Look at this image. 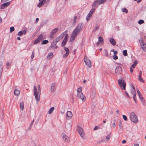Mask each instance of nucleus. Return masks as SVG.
I'll return each instance as SVG.
<instances>
[{
  "mask_svg": "<svg viewBox=\"0 0 146 146\" xmlns=\"http://www.w3.org/2000/svg\"><path fill=\"white\" fill-rule=\"evenodd\" d=\"M96 8H93L90 10L86 17V19L87 21H88L90 19V17L92 15L93 13L94 12Z\"/></svg>",
  "mask_w": 146,
  "mask_h": 146,
  "instance_id": "7",
  "label": "nucleus"
},
{
  "mask_svg": "<svg viewBox=\"0 0 146 146\" xmlns=\"http://www.w3.org/2000/svg\"><path fill=\"white\" fill-rule=\"evenodd\" d=\"M113 51L114 52V55H115L116 54H117V51H114V50H113Z\"/></svg>",
  "mask_w": 146,
  "mask_h": 146,
  "instance_id": "57",
  "label": "nucleus"
},
{
  "mask_svg": "<svg viewBox=\"0 0 146 146\" xmlns=\"http://www.w3.org/2000/svg\"><path fill=\"white\" fill-rule=\"evenodd\" d=\"M118 58V56L115 55H114L113 56V59L115 60H116Z\"/></svg>",
  "mask_w": 146,
  "mask_h": 146,
  "instance_id": "46",
  "label": "nucleus"
},
{
  "mask_svg": "<svg viewBox=\"0 0 146 146\" xmlns=\"http://www.w3.org/2000/svg\"><path fill=\"white\" fill-rule=\"evenodd\" d=\"M115 127V121H114V122L112 124V127L113 128H114Z\"/></svg>",
  "mask_w": 146,
  "mask_h": 146,
  "instance_id": "48",
  "label": "nucleus"
},
{
  "mask_svg": "<svg viewBox=\"0 0 146 146\" xmlns=\"http://www.w3.org/2000/svg\"><path fill=\"white\" fill-rule=\"evenodd\" d=\"M53 35L54 34H52V33H50V37L51 38H53Z\"/></svg>",
  "mask_w": 146,
  "mask_h": 146,
  "instance_id": "59",
  "label": "nucleus"
},
{
  "mask_svg": "<svg viewBox=\"0 0 146 146\" xmlns=\"http://www.w3.org/2000/svg\"><path fill=\"white\" fill-rule=\"evenodd\" d=\"M20 106L21 110H23L24 109V104L23 102H21L20 103Z\"/></svg>",
  "mask_w": 146,
  "mask_h": 146,
  "instance_id": "28",
  "label": "nucleus"
},
{
  "mask_svg": "<svg viewBox=\"0 0 146 146\" xmlns=\"http://www.w3.org/2000/svg\"><path fill=\"white\" fill-rule=\"evenodd\" d=\"M144 23V21L142 19H140L139 20L138 22V23L140 25H141L142 24Z\"/></svg>",
  "mask_w": 146,
  "mask_h": 146,
  "instance_id": "36",
  "label": "nucleus"
},
{
  "mask_svg": "<svg viewBox=\"0 0 146 146\" xmlns=\"http://www.w3.org/2000/svg\"><path fill=\"white\" fill-rule=\"evenodd\" d=\"M106 0H95L92 4L93 8H97L98 5L104 3Z\"/></svg>",
  "mask_w": 146,
  "mask_h": 146,
  "instance_id": "2",
  "label": "nucleus"
},
{
  "mask_svg": "<svg viewBox=\"0 0 146 146\" xmlns=\"http://www.w3.org/2000/svg\"><path fill=\"white\" fill-rule=\"evenodd\" d=\"M133 99L135 102L136 101V94H134V95H133Z\"/></svg>",
  "mask_w": 146,
  "mask_h": 146,
  "instance_id": "52",
  "label": "nucleus"
},
{
  "mask_svg": "<svg viewBox=\"0 0 146 146\" xmlns=\"http://www.w3.org/2000/svg\"><path fill=\"white\" fill-rule=\"evenodd\" d=\"M84 60L86 64L90 68L91 66V62L90 60L87 57H85Z\"/></svg>",
  "mask_w": 146,
  "mask_h": 146,
  "instance_id": "8",
  "label": "nucleus"
},
{
  "mask_svg": "<svg viewBox=\"0 0 146 146\" xmlns=\"http://www.w3.org/2000/svg\"><path fill=\"white\" fill-rule=\"evenodd\" d=\"M110 133L109 134L106 136V139H109L110 137Z\"/></svg>",
  "mask_w": 146,
  "mask_h": 146,
  "instance_id": "45",
  "label": "nucleus"
},
{
  "mask_svg": "<svg viewBox=\"0 0 146 146\" xmlns=\"http://www.w3.org/2000/svg\"><path fill=\"white\" fill-rule=\"evenodd\" d=\"M11 64L9 62H7V63H6V65L7 66H9Z\"/></svg>",
  "mask_w": 146,
  "mask_h": 146,
  "instance_id": "56",
  "label": "nucleus"
},
{
  "mask_svg": "<svg viewBox=\"0 0 146 146\" xmlns=\"http://www.w3.org/2000/svg\"><path fill=\"white\" fill-rule=\"evenodd\" d=\"M20 92L19 90L15 89L14 91V94L16 96H18L19 95Z\"/></svg>",
  "mask_w": 146,
  "mask_h": 146,
  "instance_id": "23",
  "label": "nucleus"
},
{
  "mask_svg": "<svg viewBox=\"0 0 146 146\" xmlns=\"http://www.w3.org/2000/svg\"><path fill=\"white\" fill-rule=\"evenodd\" d=\"M98 128H99V127H98L97 126H96L94 128V129L93 130H96L98 129Z\"/></svg>",
  "mask_w": 146,
  "mask_h": 146,
  "instance_id": "55",
  "label": "nucleus"
},
{
  "mask_svg": "<svg viewBox=\"0 0 146 146\" xmlns=\"http://www.w3.org/2000/svg\"><path fill=\"white\" fill-rule=\"evenodd\" d=\"M137 93L138 94H140L141 93L140 92V91H139V90H137Z\"/></svg>",
  "mask_w": 146,
  "mask_h": 146,
  "instance_id": "62",
  "label": "nucleus"
},
{
  "mask_svg": "<svg viewBox=\"0 0 146 146\" xmlns=\"http://www.w3.org/2000/svg\"><path fill=\"white\" fill-rule=\"evenodd\" d=\"M142 72L141 71H140L139 72V76H141L142 74Z\"/></svg>",
  "mask_w": 146,
  "mask_h": 146,
  "instance_id": "53",
  "label": "nucleus"
},
{
  "mask_svg": "<svg viewBox=\"0 0 146 146\" xmlns=\"http://www.w3.org/2000/svg\"><path fill=\"white\" fill-rule=\"evenodd\" d=\"M106 52V53L105 54V56H107L108 55V52H107V51L106 50V52Z\"/></svg>",
  "mask_w": 146,
  "mask_h": 146,
  "instance_id": "58",
  "label": "nucleus"
},
{
  "mask_svg": "<svg viewBox=\"0 0 146 146\" xmlns=\"http://www.w3.org/2000/svg\"><path fill=\"white\" fill-rule=\"evenodd\" d=\"M138 79L139 81L142 82H144V80L142 78L141 76H139L138 77Z\"/></svg>",
  "mask_w": 146,
  "mask_h": 146,
  "instance_id": "41",
  "label": "nucleus"
},
{
  "mask_svg": "<svg viewBox=\"0 0 146 146\" xmlns=\"http://www.w3.org/2000/svg\"><path fill=\"white\" fill-rule=\"evenodd\" d=\"M77 129L80 136L82 137H83L84 136V133L83 129L81 127L78 126L77 127Z\"/></svg>",
  "mask_w": 146,
  "mask_h": 146,
  "instance_id": "9",
  "label": "nucleus"
},
{
  "mask_svg": "<svg viewBox=\"0 0 146 146\" xmlns=\"http://www.w3.org/2000/svg\"><path fill=\"white\" fill-rule=\"evenodd\" d=\"M10 2H8L2 4L1 7V9H4L9 6L10 4Z\"/></svg>",
  "mask_w": 146,
  "mask_h": 146,
  "instance_id": "15",
  "label": "nucleus"
},
{
  "mask_svg": "<svg viewBox=\"0 0 146 146\" xmlns=\"http://www.w3.org/2000/svg\"><path fill=\"white\" fill-rule=\"evenodd\" d=\"M123 55L124 56H127V50H124L123 51Z\"/></svg>",
  "mask_w": 146,
  "mask_h": 146,
  "instance_id": "37",
  "label": "nucleus"
},
{
  "mask_svg": "<svg viewBox=\"0 0 146 146\" xmlns=\"http://www.w3.org/2000/svg\"><path fill=\"white\" fill-rule=\"evenodd\" d=\"M43 36L42 34L40 35L38 38L35 41L34 44H36L42 40Z\"/></svg>",
  "mask_w": 146,
  "mask_h": 146,
  "instance_id": "13",
  "label": "nucleus"
},
{
  "mask_svg": "<svg viewBox=\"0 0 146 146\" xmlns=\"http://www.w3.org/2000/svg\"><path fill=\"white\" fill-rule=\"evenodd\" d=\"M34 57V54L33 52L32 53V54H31V59L33 58Z\"/></svg>",
  "mask_w": 146,
  "mask_h": 146,
  "instance_id": "50",
  "label": "nucleus"
},
{
  "mask_svg": "<svg viewBox=\"0 0 146 146\" xmlns=\"http://www.w3.org/2000/svg\"><path fill=\"white\" fill-rule=\"evenodd\" d=\"M56 85V84L54 83H52L50 91L51 92H54L55 90V86Z\"/></svg>",
  "mask_w": 146,
  "mask_h": 146,
  "instance_id": "18",
  "label": "nucleus"
},
{
  "mask_svg": "<svg viewBox=\"0 0 146 146\" xmlns=\"http://www.w3.org/2000/svg\"><path fill=\"white\" fill-rule=\"evenodd\" d=\"M48 41L47 40H43L42 42L41 43V44H46L48 43Z\"/></svg>",
  "mask_w": 146,
  "mask_h": 146,
  "instance_id": "33",
  "label": "nucleus"
},
{
  "mask_svg": "<svg viewBox=\"0 0 146 146\" xmlns=\"http://www.w3.org/2000/svg\"><path fill=\"white\" fill-rule=\"evenodd\" d=\"M100 43L98 41V42H97V43H96V45H99L100 44Z\"/></svg>",
  "mask_w": 146,
  "mask_h": 146,
  "instance_id": "63",
  "label": "nucleus"
},
{
  "mask_svg": "<svg viewBox=\"0 0 146 146\" xmlns=\"http://www.w3.org/2000/svg\"><path fill=\"white\" fill-rule=\"evenodd\" d=\"M38 20H39L38 18H36V21H35L36 23H37L38 22Z\"/></svg>",
  "mask_w": 146,
  "mask_h": 146,
  "instance_id": "60",
  "label": "nucleus"
},
{
  "mask_svg": "<svg viewBox=\"0 0 146 146\" xmlns=\"http://www.w3.org/2000/svg\"><path fill=\"white\" fill-rule=\"evenodd\" d=\"M34 120H33V121H32V122H31L30 125V126H31H31H32V125H33V123H34ZM31 128V127L30 128V129Z\"/></svg>",
  "mask_w": 146,
  "mask_h": 146,
  "instance_id": "54",
  "label": "nucleus"
},
{
  "mask_svg": "<svg viewBox=\"0 0 146 146\" xmlns=\"http://www.w3.org/2000/svg\"><path fill=\"white\" fill-rule=\"evenodd\" d=\"M122 72V68L121 67L119 66H117L115 68V73L117 75H119L121 74Z\"/></svg>",
  "mask_w": 146,
  "mask_h": 146,
  "instance_id": "11",
  "label": "nucleus"
},
{
  "mask_svg": "<svg viewBox=\"0 0 146 146\" xmlns=\"http://www.w3.org/2000/svg\"><path fill=\"white\" fill-rule=\"evenodd\" d=\"M78 97L80 99H81L82 101H84L86 99V97L83 95L82 92L77 93Z\"/></svg>",
  "mask_w": 146,
  "mask_h": 146,
  "instance_id": "12",
  "label": "nucleus"
},
{
  "mask_svg": "<svg viewBox=\"0 0 146 146\" xmlns=\"http://www.w3.org/2000/svg\"><path fill=\"white\" fill-rule=\"evenodd\" d=\"M67 41V40L64 39L61 44V46H64L66 45Z\"/></svg>",
  "mask_w": 146,
  "mask_h": 146,
  "instance_id": "27",
  "label": "nucleus"
},
{
  "mask_svg": "<svg viewBox=\"0 0 146 146\" xmlns=\"http://www.w3.org/2000/svg\"><path fill=\"white\" fill-rule=\"evenodd\" d=\"M122 117H123V118L124 120L125 121H127V117L125 115H123Z\"/></svg>",
  "mask_w": 146,
  "mask_h": 146,
  "instance_id": "44",
  "label": "nucleus"
},
{
  "mask_svg": "<svg viewBox=\"0 0 146 146\" xmlns=\"http://www.w3.org/2000/svg\"><path fill=\"white\" fill-rule=\"evenodd\" d=\"M15 30V28L13 27H11L10 28V32L11 33Z\"/></svg>",
  "mask_w": 146,
  "mask_h": 146,
  "instance_id": "40",
  "label": "nucleus"
},
{
  "mask_svg": "<svg viewBox=\"0 0 146 146\" xmlns=\"http://www.w3.org/2000/svg\"><path fill=\"white\" fill-rule=\"evenodd\" d=\"M118 84L121 88L124 90H125L126 83L122 79L118 80Z\"/></svg>",
  "mask_w": 146,
  "mask_h": 146,
  "instance_id": "6",
  "label": "nucleus"
},
{
  "mask_svg": "<svg viewBox=\"0 0 146 146\" xmlns=\"http://www.w3.org/2000/svg\"><path fill=\"white\" fill-rule=\"evenodd\" d=\"M54 110V108L52 107L48 111V113L49 114H50Z\"/></svg>",
  "mask_w": 146,
  "mask_h": 146,
  "instance_id": "31",
  "label": "nucleus"
},
{
  "mask_svg": "<svg viewBox=\"0 0 146 146\" xmlns=\"http://www.w3.org/2000/svg\"><path fill=\"white\" fill-rule=\"evenodd\" d=\"M26 32V31L25 30H24L23 31H20L18 33V35L19 36H22L23 34H25Z\"/></svg>",
  "mask_w": 146,
  "mask_h": 146,
  "instance_id": "22",
  "label": "nucleus"
},
{
  "mask_svg": "<svg viewBox=\"0 0 146 146\" xmlns=\"http://www.w3.org/2000/svg\"><path fill=\"white\" fill-rule=\"evenodd\" d=\"M58 29L57 28H56L55 29L52 30V31L51 32V33L52 34H54L58 31Z\"/></svg>",
  "mask_w": 146,
  "mask_h": 146,
  "instance_id": "26",
  "label": "nucleus"
},
{
  "mask_svg": "<svg viewBox=\"0 0 146 146\" xmlns=\"http://www.w3.org/2000/svg\"><path fill=\"white\" fill-rule=\"evenodd\" d=\"M137 60H135L134 61L133 64L131 66V67H133V68H134L135 67V66L137 64Z\"/></svg>",
  "mask_w": 146,
  "mask_h": 146,
  "instance_id": "30",
  "label": "nucleus"
},
{
  "mask_svg": "<svg viewBox=\"0 0 146 146\" xmlns=\"http://www.w3.org/2000/svg\"><path fill=\"white\" fill-rule=\"evenodd\" d=\"M126 142V141L125 140H123V141H122V143H125Z\"/></svg>",
  "mask_w": 146,
  "mask_h": 146,
  "instance_id": "61",
  "label": "nucleus"
},
{
  "mask_svg": "<svg viewBox=\"0 0 146 146\" xmlns=\"http://www.w3.org/2000/svg\"><path fill=\"white\" fill-rule=\"evenodd\" d=\"M84 24L82 23H80L78 24L76 28L73 31L71 35L70 40H72L76 37L82 31Z\"/></svg>",
  "mask_w": 146,
  "mask_h": 146,
  "instance_id": "1",
  "label": "nucleus"
},
{
  "mask_svg": "<svg viewBox=\"0 0 146 146\" xmlns=\"http://www.w3.org/2000/svg\"><path fill=\"white\" fill-rule=\"evenodd\" d=\"M119 125L120 128L121 129H122L123 127L122 124V122L121 120L119 121Z\"/></svg>",
  "mask_w": 146,
  "mask_h": 146,
  "instance_id": "34",
  "label": "nucleus"
},
{
  "mask_svg": "<svg viewBox=\"0 0 146 146\" xmlns=\"http://www.w3.org/2000/svg\"><path fill=\"white\" fill-rule=\"evenodd\" d=\"M62 137L65 142H69L70 141L69 137L65 133H62L61 134Z\"/></svg>",
  "mask_w": 146,
  "mask_h": 146,
  "instance_id": "10",
  "label": "nucleus"
},
{
  "mask_svg": "<svg viewBox=\"0 0 146 146\" xmlns=\"http://www.w3.org/2000/svg\"><path fill=\"white\" fill-rule=\"evenodd\" d=\"M140 99L141 100V103L143 104V105L144 106L145 105V101L143 98H142Z\"/></svg>",
  "mask_w": 146,
  "mask_h": 146,
  "instance_id": "32",
  "label": "nucleus"
},
{
  "mask_svg": "<svg viewBox=\"0 0 146 146\" xmlns=\"http://www.w3.org/2000/svg\"><path fill=\"white\" fill-rule=\"evenodd\" d=\"M53 56V55L52 53H49L48 55L47 58L49 59H50L52 58Z\"/></svg>",
  "mask_w": 146,
  "mask_h": 146,
  "instance_id": "29",
  "label": "nucleus"
},
{
  "mask_svg": "<svg viewBox=\"0 0 146 146\" xmlns=\"http://www.w3.org/2000/svg\"><path fill=\"white\" fill-rule=\"evenodd\" d=\"M98 41L100 42V43L102 44L104 43V39L102 37L100 36L98 37Z\"/></svg>",
  "mask_w": 146,
  "mask_h": 146,
  "instance_id": "25",
  "label": "nucleus"
},
{
  "mask_svg": "<svg viewBox=\"0 0 146 146\" xmlns=\"http://www.w3.org/2000/svg\"><path fill=\"white\" fill-rule=\"evenodd\" d=\"M57 43V42H56V41L54 40L52 42L50 47L51 48L53 47Z\"/></svg>",
  "mask_w": 146,
  "mask_h": 146,
  "instance_id": "24",
  "label": "nucleus"
},
{
  "mask_svg": "<svg viewBox=\"0 0 146 146\" xmlns=\"http://www.w3.org/2000/svg\"><path fill=\"white\" fill-rule=\"evenodd\" d=\"M3 69V66L2 62H0V79L1 77Z\"/></svg>",
  "mask_w": 146,
  "mask_h": 146,
  "instance_id": "19",
  "label": "nucleus"
},
{
  "mask_svg": "<svg viewBox=\"0 0 146 146\" xmlns=\"http://www.w3.org/2000/svg\"><path fill=\"white\" fill-rule=\"evenodd\" d=\"M122 11L125 12L126 13H127L128 12L127 10L125 8H124L123 9Z\"/></svg>",
  "mask_w": 146,
  "mask_h": 146,
  "instance_id": "43",
  "label": "nucleus"
},
{
  "mask_svg": "<svg viewBox=\"0 0 146 146\" xmlns=\"http://www.w3.org/2000/svg\"><path fill=\"white\" fill-rule=\"evenodd\" d=\"M68 34H65V36L64 39L68 41Z\"/></svg>",
  "mask_w": 146,
  "mask_h": 146,
  "instance_id": "38",
  "label": "nucleus"
},
{
  "mask_svg": "<svg viewBox=\"0 0 146 146\" xmlns=\"http://www.w3.org/2000/svg\"><path fill=\"white\" fill-rule=\"evenodd\" d=\"M131 94L133 95H134V94H136V91L135 88L132 89L131 90Z\"/></svg>",
  "mask_w": 146,
  "mask_h": 146,
  "instance_id": "35",
  "label": "nucleus"
},
{
  "mask_svg": "<svg viewBox=\"0 0 146 146\" xmlns=\"http://www.w3.org/2000/svg\"><path fill=\"white\" fill-rule=\"evenodd\" d=\"M77 18V17L76 16H75L73 18V23H75L76 22V20Z\"/></svg>",
  "mask_w": 146,
  "mask_h": 146,
  "instance_id": "47",
  "label": "nucleus"
},
{
  "mask_svg": "<svg viewBox=\"0 0 146 146\" xmlns=\"http://www.w3.org/2000/svg\"><path fill=\"white\" fill-rule=\"evenodd\" d=\"M64 36V34H61V35L58 37L54 39L56 41V42H57L58 41H60V40L62 39Z\"/></svg>",
  "mask_w": 146,
  "mask_h": 146,
  "instance_id": "17",
  "label": "nucleus"
},
{
  "mask_svg": "<svg viewBox=\"0 0 146 146\" xmlns=\"http://www.w3.org/2000/svg\"><path fill=\"white\" fill-rule=\"evenodd\" d=\"M133 68H133V67H131V66L130 68V71L132 73L133 72Z\"/></svg>",
  "mask_w": 146,
  "mask_h": 146,
  "instance_id": "49",
  "label": "nucleus"
},
{
  "mask_svg": "<svg viewBox=\"0 0 146 146\" xmlns=\"http://www.w3.org/2000/svg\"><path fill=\"white\" fill-rule=\"evenodd\" d=\"M129 117L133 123H136L138 122L137 116L134 112H132L130 113Z\"/></svg>",
  "mask_w": 146,
  "mask_h": 146,
  "instance_id": "3",
  "label": "nucleus"
},
{
  "mask_svg": "<svg viewBox=\"0 0 146 146\" xmlns=\"http://www.w3.org/2000/svg\"><path fill=\"white\" fill-rule=\"evenodd\" d=\"M109 41L113 45H115L116 44V42L114 39L112 38H110L109 40Z\"/></svg>",
  "mask_w": 146,
  "mask_h": 146,
  "instance_id": "20",
  "label": "nucleus"
},
{
  "mask_svg": "<svg viewBox=\"0 0 146 146\" xmlns=\"http://www.w3.org/2000/svg\"><path fill=\"white\" fill-rule=\"evenodd\" d=\"M64 49L65 51L66 52L65 54L63 55L64 57H67L69 55V49L66 46L64 47Z\"/></svg>",
  "mask_w": 146,
  "mask_h": 146,
  "instance_id": "14",
  "label": "nucleus"
},
{
  "mask_svg": "<svg viewBox=\"0 0 146 146\" xmlns=\"http://www.w3.org/2000/svg\"><path fill=\"white\" fill-rule=\"evenodd\" d=\"M139 146V144L137 143L135 144L134 145V146Z\"/></svg>",
  "mask_w": 146,
  "mask_h": 146,
  "instance_id": "64",
  "label": "nucleus"
},
{
  "mask_svg": "<svg viewBox=\"0 0 146 146\" xmlns=\"http://www.w3.org/2000/svg\"><path fill=\"white\" fill-rule=\"evenodd\" d=\"M77 93H80V92H82V88L81 87L78 88L77 89Z\"/></svg>",
  "mask_w": 146,
  "mask_h": 146,
  "instance_id": "42",
  "label": "nucleus"
},
{
  "mask_svg": "<svg viewBox=\"0 0 146 146\" xmlns=\"http://www.w3.org/2000/svg\"><path fill=\"white\" fill-rule=\"evenodd\" d=\"M99 29V27L98 26H97L95 27V29H94L93 31H96V30H97L98 29Z\"/></svg>",
  "mask_w": 146,
  "mask_h": 146,
  "instance_id": "51",
  "label": "nucleus"
},
{
  "mask_svg": "<svg viewBox=\"0 0 146 146\" xmlns=\"http://www.w3.org/2000/svg\"><path fill=\"white\" fill-rule=\"evenodd\" d=\"M38 94H41V88H40V86L38 85Z\"/></svg>",
  "mask_w": 146,
  "mask_h": 146,
  "instance_id": "39",
  "label": "nucleus"
},
{
  "mask_svg": "<svg viewBox=\"0 0 146 146\" xmlns=\"http://www.w3.org/2000/svg\"><path fill=\"white\" fill-rule=\"evenodd\" d=\"M140 43L141 47L143 51L144 52H146V44L144 42L143 39L141 38L138 40Z\"/></svg>",
  "mask_w": 146,
  "mask_h": 146,
  "instance_id": "5",
  "label": "nucleus"
},
{
  "mask_svg": "<svg viewBox=\"0 0 146 146\" xmlns=\"http://www.w3.org/2000/svg\"><path fill=\"white\" fill-rule=\"evenodd\" d=\"M46 0H42L41 1L39 4L37 6L39 7H40L42 5H43L45 2Z\"/></svg>",
  "mask_w": 146,
  "mask_h": 146,
  "instance_id": "21",
  "label": "nucleus"
},
{
  "mask_svg": "<svg viewBox=\"0 0 146 146\" xmlns=\"http://www.w3.org/2000/svg\"><path fill=\"white\" fill-rule=\"evenodd\" d=\"M72 116V112L70 111H68L66 114V117L68 119H70Z\"/></svg>",
  "mask_w": 146,
  "mask_h": 146,
  "instance_id": "16",
  "label": "nucleus"
},
{
  "mask_svg": "<svg viewBox=\"0 0 146 146\" xmlns=\"http://www.w3.org/2000/svg\"><path fill=\"white\" fill-rule=\"evenodd\" d=\"M34 94L35 96V98L36 100V103H38L39 102L40 96V94H38L37 92V88L35 86L33 88Z\"/></svg>",
  "mask_w": 146,
  "mask_h": 146,
  "instance_id": "4",
  "label": "nucleus"
}]
</instances>
